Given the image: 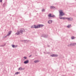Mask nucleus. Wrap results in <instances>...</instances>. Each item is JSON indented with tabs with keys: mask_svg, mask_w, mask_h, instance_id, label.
Segmentation results:
<instances>
[{
	"mask_svg": "<svg viewBox=\"0 0 76 76\" xmlns=\"http://www.w3.org/2000/svg\"><path fill=\"white\" fill-rule=\"evenodd\" d=\"M24 31V29L23 28L21 29L20 31H18V33H16V35H19V34H22V32Z\"/></svg>",
	"mask_w": 76,
	"mask_h": 76,
	"instance_id": "1",
	"label": "nucleus"
},
{
	"mask_svg": "<svg viewBox=\"0 0 76 76\" xmlns=\"http://www.w3.org/2000/svg\"><path fill=\"white\" fill-rule=\"evenodd\" d=\"M59 16H64V15H65V14L63 12V10H60L59 11Z\"/></svg>",
	"mask_w": 76,
	"mask_h": 76,
	"instance_id": "2",
	"label": "nucleus"
},
{
	"mask_svg": "<svg viewBox=\"0 0 76 76\" xmlns=\"http://www.w3.org/2000/svg\"><path fill=\"white\" fill-rule=\"evenodd\" d=\"M42 26H44V25H38L36 26L35 28H41L42 27Z\"/></svg>",
	"mask_w": 76,
	"mask_h": 76,
	"instance_id": "3",
	"label": "nucleus"
},
{
	"mask_svg": "<svg viewBox=\"0 0 76 76\" xmlns=\"http://www.w3.org/2000/svg\"><path fill=\"white\" fill-rule=\"evenodd\" d=\"M48 17H50V18H54L55 17V16L54 15H51V14H49L48 15Z\"/></svg>",
	"mask_w": 76,
	"mask_h": 76,
	"instance_id": "4",
	"label": "nucleus"
},
{
	"mask_svg": "<svg viewBox=\"0 0 76 76\" xmlns=\"http://www.w3.org/2000/svg\"><path fill=\"white\" fill-rule=\"evenodd\" d=\"M51 56H52V57H57V56H58V55L53 54L51 55Z\"/></svg>",
	"mask_w": 76,
	"mask_h": 76,
	"instance_id": "5",
	"label": "nucleus"
},
{
	"mask_svg": "<svg viewBox=\"0 0 76 76\" xmlns=\"http://www.w3.org/2000/svg\"><path fill=\"white\" fill-rule=\"evenodd\" d=\"M66 19H67L68 20H72V18H66Z\"/></svg>",
	"mask_w": 76,
	"mask_h": 76,
	"instance_id": "6",
	"label": "nucleus"
},
{
	"mask_svg": "<svg viewBox=\"0 0 76 76\" xmlns=\"http://www.w3.org/2000/svg\"><path fill=\"white\" fill-rule=\"evenodd\" d=\"M29 63V60H28L24 62V64H27V63Z\"/></svg>",
	"mask_w": 76,
	"mask_h": 76,
	"instance_id": "7",
	"label": "nucleus"
},
{
	"mask_svg": "<svg viewBox=\"0 0 76 76\" xmlns=\"http://www.w3.org/2000/svg\"><path fill=\"white\" fill-rule=\"evenodd\" d=\"M11 32H12V31H10L8 32V34L7 35L8 36H9V35H10V34H11Z\"/></svg>",
	"mask_w": 76,
	"mask_h": 76,
	"instance_id": "8",
	"label": "nucleus"
},
{
	"mask_svg": "<svg viewBox=\"0 0 76 76\" xmlns=\"http://www.w3.org/2000/svg\"><path fill=\"white\" fill-rule=\"evenodd\" d=\"M52 21L50 20L48 21V23H52Z\"/></svg>",
	"mask_w": 76,
	"mask_h": 76,
	"instance_id": "9",
	"label": "nucleus"
},
{
	"mask_svg": "<svg viewBox=\"0 0 76 76\" xmlns=\"http://www.w3.org/2000/svg\"><path fill=\"white\" fill-rule=\"evenodd\" d=\"M35 27H36V26L34 25L31 27V28H35Z\"/></svg>",
	"mask_w": 76,
	"mask_h": 76,
	"instance_id": "10",
	"label": "nucleus"
},
{
	"mask_svg": "<svg viewBox=\"0 0 76 76\" xmlns=\"http://www.w3.org/2000/svg\"><path fill=\"white\" fill-rule=\"evenodd\" d=\"M18 70H23V68H22V67H20Z\"/></svg>",
	"mask_w": 76,
	"mask_h": 76,
	"instance_id": "11",
	"label": "nucleus"
},
{
	"mask_svg": "<svg viewBox=\"0 0 76 76\" xmlns=\"http://www.w3.org/2000/svg\"><path fill=\"white\" fill-rule=\"evenodd\" d=\"M50 8L51 9H54V8H55V7H54L51 6L50 7Z\"/></svg>",
	"mask_w": 76,
	"mask_h": 76,
	"instance_id": "12",
	"label": "nucleus"
},
{
	"mask_svg": "<svg viewBox=\"0 0 76 76\" xmlns=\"http://www.w3.org/2000/svg\"><path fill=\"white\" fill-rule=\"evenodd\" d=\"M39 60H37L34 61V63H37V62H39Z\"/></svg>",
	"mask_w": 76,
	"mask_h": 76,
	"instance_id": "13",
	"label": "nucleus"
},
{
	"mask_svg": "<svg viewBox=\"0 0 76 76\" xmlns=\"http://www.w3.org/2000/svg\"><path fill=\"white\" fill-rule=\"evenodd\" d=\"M76 43L71 44L70 45H75Z\"/></svg>",
	"mask_w": 76,
	"mask_h": 76,
	"instance_id": "14",
	"label": "nucleus"
},
{
	"mask_svg": "<svg viewBox=\"0 0 76 76\" xmlns=\"http://www.w3.org/2000/svg\"><path fill=\"white\" fill-rule=\"evenodd\" d=\"M62 19L64 20V19H67V18L64 17V18H62Z\"/></svg>",
	"mask_w": 76,
	"mask_h": 76,
	"instance_id": "15",
	"label": "nucleus"
},
{
	"mask_svg": "<svg viewBox=\"0 0 76 76\" xmlns=\"http://www.w3.org/2000/svg\"><path fill=\"white\" fill-rule=\"evenodd\" d=\"M12 47H13V48H15V47H17V46H15V45H12Z\"/></svg>",
	"mask_w": 76,
	"mask_h": 76,
	"instance_id": "16",
	"label": "nucleus"
},
{
	"mask_svg": "<svg viewBox=\"0 0 76 76\" xmlns=\"http://www.w3.org/2000/svg\"><path fill=\"white\" fill-rule=\"evenodd\" d=\"M71 26V25H68L67 26V28H70V27Z\"/></svg>",
	"mask_w": 76,
	"mask_h": 76,
	"instance_id": "17",
	"label": "nucleus"
},
{
	"mask_svg": "<svg viewBox=\"0 0 76 76\" xmlns=\"http://www.w3.org/2000/svg\"><path fill=\"white\" fill-rule=\"evenodd\" d=\"M72 39H75V37H71Z\"/></svg>",
	"mask_w": 76,
	"mask_h": 76,
	"instance_id": "18",
	"label": "nucleus"
},
{
	"mask_svg": "<svg viewBox=\"0 0 76 76\" xmlns=\"http://www.w3.org/2000/svg\"><path fill=\"white\" fill-rule=\"evenodd\" d=\"M18 73H19V72H17L15 73V74L16 75H17V74H18Z\"/></svg>",
	"mask_w": 76,
	"mask_h": 76,
	"instance_id": "19",
	"label": "nucleus"
},
{
	"mask_svg": "<svg viewBox=\"0 0 76 76\" xmlns=\"http://www.w3.org/2000/svg\"><path fill=\"white\" fill-rule=\"evenodd\" d=\"M44 11H45V10L43 9V10H42V12H44Z\"/></svg>",
	"mask_w": 76,
	"mask_h": 76,
	"instance_id": "20",
	"label": "nucleus"
},
{
	"mask_svg": "<svg viewBox=\"0 0 76 76\" xmlns=\"http://www.w3.org/2000/svg\"><path fill=\"white\" fill-rule=\"evenodd\" d=\"M59 19H63V18L60 17L59 18Z\"/></svg>",
	"mask_w": 76,
	"mask_h": 76,
	"instance_id": "21",
	"label": "nucleus"
},
{
	"mask_svg": "<svg viewBox=\"0 0 76 76\" xmlns=\"http://www.w3.org/2000/svg\"><path fill=\"white\" fill-rule=\"evenodd\" d=\"M24 58H25V59H26L27 58L26 57H24Z\"/></svg>",
	"mask_w": 76,
	"mask_h": 76,
	"instance_id": "22",
	"label": "nucleus"
},
{
	"mask_svg": "<svg viewBox=\"0 0 76 76\" xmlns=\"http://www.w3.org/2000/svg\"><path fill=\"white\" fill-rule=\"evenodd\" d=\"M0 1L1 2H2V0H0Z\"/></svg>",
	"mask_w": 76,
	"mask_h": 76,
	"instance_id": "23",
	"label": "nucleus"
}]
</instances>
